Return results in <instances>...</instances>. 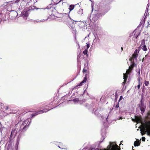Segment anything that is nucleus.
I'll return each instance as SVG.
<instances>
[{
	"label": "nucleus",
	"instance_id": "nucleus-1",
	"mask_svg": "<svg viewBox=\"0 0 150 150\" xmlns=\"http://www.w3.org/2000/svg\"><path fill=\"white\" fill-rule=\"evenodd\" d=\"M28 122V120H26L23 121L21 124L18 123L16 124L15 126V129L13 130H12L11 131V136L15 131H16V133L25 131L27 129V126Z\"/></svg>",
	"mask_w": 150,
	"mask_h": 150
},
{
	"label": "nucleus",
	"instance_id": "nucleus-2",
	"mask_svg": "<svg viewBox=\"0 0 150 150\" xmlns=\"http://www.w3.org/2000/svg\"><path fill=\"white\" fill-rule=\"evenodd\" d=\"M120 150V148L115 143H110L108 146L107 150Z\"/></svg>",
	"mask_w": 150,
	"mask_h": 150
},
{
	"label": "nucleus",
	"instance_id": "nucleus-3",
	"mask_svg": "<svg viewBox=\"0 0 150 150\" xmlns=\"http://www.w3.org/2000/svg\"><path fill=\"white\" fill-rule=\"evenodd\" d=\"M140 47L142 48V49L143 51H147V49L145 45V40L144 39H143L142 40Z\"/></svg>",
	"mask_w": 150,
	"mask_h": 150
},
{
	"label": "nucleus",
	"instance_id": "nucleus-4",
	"mask_svg": "<svg viewBox=\"0 0 150 150\" xmlns=\"http://www.w3.org/2000/svg\"><path fill=\"white\" fill-rule=\"evenodd\" d=\"M46 110H47L46 109H44L43 110L38 111L36 112H35V113L32 114L31 115V117H33L37 115H38V114H39L40 113H42L45 112H47V110L45 111Z\"/></svg>",
	"mask_w": 150,
	"mask_h": 150
},
{
	"label": "nucleus",
	"instance_id": "nucleus-5",
	"mask_svg": "<svg viewBox=\"0 0 150 150\" xmlns=\"http://www.w3.org/2000/svg\"><path fill=\"white\" fill-rule=\"evenodd\" d=\"M57 6L56 5L53 4H51L49 5L47 8L48 9H51L52 11H54L55 10L56 11V9Z\"/></svg>",
	"mask_w": 150,
	"mask_h": 150
},
{
	"label": "nucleus",
	"instance_id": "nucleus-6",
	"mask_svg": "<svg viewBox=\"0 0 150 150\" xmlns=\"http://www.w3.org/2000/svg\"><path fill=\"white\" fill-rule=\"evenodd\" d=\"M34 2V0H30V1L27 3L25 6V10L28 8L30 6H31V5H33Z\"/></svg>",
	"mask_w": 150,
	"mask_h": 150
},
{
	"label": "nucleus",
	"instance_id": "nucleus-7",
	"mask_svg": "<svg viewBox=\"0 0 150 150\" xmlns=\"http://www.w3.org/2000/svg\"><path fill=\"white\" fill-rule=\"evenodd\" d=\"M135 120L137 123L140 122L142 121V117L141 116H135Z\"/></svg>",
	"mask_w": 150,
	"mask_h": 150
},
{
	"label": "nucleus",
	"instance_id": "nucleus-8",
	"mask_svg": "<svg viewBox=\"0 0 150 150\" xmlns=\"http://www.w3.org/2000/svg\"><path fill=\"white\" fill-rule=\"evenodd\" d=\"M36 7L33 6V5H31V6H30L28 8L26 9L25 10L26 11H32L35 9Z\"/></svg>",
	"mask_w": 150,
	"mask_h": 150
},
{
	"label": "nucleus",
	"instance_id": "nucleus-9",
	"mask_svg": "<svg viewBox=\"0 0 150 150\" xmlns=\"http://www.w3.org/2000/svg\"><path fill=\"white\" fill-rule=\"evenodd\" d=\"M137 56L138 55H137L133 54L132 55V57L129 59V60L132 62H133V61L134 62V59H137Z\"/></svg>",
	"mask_w": 150,
	"mask_h": 150
},
{
	"label": "nucleus",
	"instance_id": "nucleus-10",
	"mask_svg": "<svg viewBox=\"0 0 150 150\" xmlns=\"http://www.w3.org/2000/svg\"><path fill=\"white\" fill-rule=\"evenodd\" d=\"M86 76L84 78L83 80L81 82L79 83V84L77 86H76L75 87V88H76V87L78 86H81L84 83H85L86 82V80H87V78H86Z\"/></svg>",
	"mask_w": 150,
	"mask_h": 150
},
{
	"label": "nucleus",
	"instance_id": "nucleus-11",
	"mask_svg": "<svg viewBox=\"0 0 150 150\" xmlns=\"http://www.w3.org/2000/svg\"><path fill=\"white\" fill-rule=\"evenodd\" d=\"M146 130L148 131V125H147V127H146V128H144V131H143V132H141V133L142 135L143 136L145 134V132H146V131H145ZM147 132L148 133V135L149 134L150 135V133L149 132L148 133V132Z\"/></svg>",
	"mask_w": 150,
	"mask_h": 150
},
{
	"label": "nucleus",
	"instance_id": "nucleus-12",
	"mask_svg": "<svg viewBox=\"0 0 150 150\" xmlns=\"http://www.w3.org/2000/svg\"><path fill=\"white\" fill-rule=\"evenodd\" d=\"M88 68L87 67H85L83 69L82 72L84 74L86 73L87 72Z\"/></svg>",
	"mask_w": 150,
	"mask_h": 150
},
{
	"label": "nucleus",
	"instance_id": "nucleus-13",
	"mask_svg": "<svg viewBox=\"0 0 150 150\" xmlns=\"http://www.w3.org/2000/svg\"><path fill=\"white\" fill-rule=\"evenodd\" d=\"M134 65H135V63L134 62H132V64L130 65V66H129V69L131 71H132L133 68H134Z\"/></svg>",
	"mask_w": 150,
	"mask_h": 150
},
{
	"label": "nucleus",
	"instance_id": "nucleus-14",
	"mask_svg": "<svg viewBox=\"0 0 150 150\" xmlns=\"http://www.w3.org/2000/svg\"><path fill=\"white\" fill-rule=\"evenodd\" d=\"M140 142L139 141H136L134 142V145L135 146H138L140 145Z\"/></svg>",
	"mask_w": 150,
	"mask_h": 150
},
{
	"label": "nucleus",
	"instance_id": "nucleus-15",
	"mask_svg": "<svg viewBox=\"0 0 150 150\" xmlns=\"http://www.w3.org/2000/svg\"><path fill=\"white\" fill-rule=\"evenodd\" d=\"M58 147L62 149H65V146H63L62 144L60 143L59 145L58 146Z\"/></svg>",
	"mask_w": 150,
	"mask_h": 150
},
{
	"label": "nucleus",
	"instance_id": "nucleus-16",
	"mask_svg": "<svg viewBox=\"0 0 150 150\" xmlns=\"http://www.w3.org/2000/svg\"><path fill=\"white\" fill-rule=\"evenodd\" d=\"M75 5H71L69 6V10L70 11H72L73 10L74 7V6Z\"/></svg>",
	"mask_w": 150,
	"mask_h": 150
},
{
	"label": "nucleus",
	"instance_id": "nucleus-17",
	"mask_svg": "<svg viewBox=\"0 0 150 150\" xmlns=\"http://www.w3.org/2000/svg\"><path fill=\"white\" fill-rule=\"evenodd\" d=\"M128 77L127 74H123V79L124 80H127Z\"/></svg>",
	"mask_w": 150,
	"mask_h": 150
},
{
	"label": "nucleus",
	"instance_id": "nucleus-18",
	"mask_svg": "<svg viewBox=\"0 0 150 150\" xmlns=\"http://www.w3.org/2000/svg\"><path fill=\"white\" fill-rule=\"evenodd\" d=\"M98 17L96 15H94L93 18V20L94 21H96V20L98 19Z\"/></svg>",
	"mask_w": 150,
	"mask_h": 150
},
{
	"label": "nucleus",
	"instance_id": "nucleus-19",
	"mask_svg": "<svg viewBox=\"0 0 150 150\" xmlns=\"http://www.w3.org/2000/svg\"><path fill=\"white\" fill-rule=\"evenodd\" d=\"M146 16L145 17H146ZM145 18H144V19L142 21H141L140 22V24L141 25H142L143 24V25H144V23H145Z\"/></svg>",
	"mask_w": 150,
	"mask_h": 150
},
{
	"label": "nucleus",
	"instance_id": "nucleus-20",
	"mask_svg": "<svg viewBox=\"0 0 150 150\" xmlns=\"http://www.w3.org/2000/svg\"><path fill=\"white\" fill-rule=\"evenodd\" d=\"M88 50L87 49H85L83 52L84 54L87 55Z\"/></svg>",
	"mask_w": 150,
	"mask_h": 150
},
{
	"label": "nucleus",
	"instance_id": "nucleus-21",
	"mask_svg": "<svg viewBox=\"0 0 150 150\" xmlns=\"http://www.w3.org/2000/svg\"><path fill=\"white\" fill-rule=\"evenodd\" d=\"M140 110L141 111L144 112L145 111V108L141 106Z\"/></svg>",
	"mask_w": 150,
	"mask_h": 150
},
{
	"label": "nucleus",
	"instance_id": "nucleus-22",
	"mask_svg": "<svg viewBox=\"0 0 150 150\" xmlns=\"http://www.w3.org/2000/svg\"><path fill=\"white\" fill-rule=\"evenodd\" d=\"M149 84V82L146 81H144V84L146 86H147Z\"/></svg>",
	"mask_w": 150,
	"mask_h": 150
},
{
	"label": "nucleus",
	"instance_id": "nucleus-23",
	"mask_svg": "<svg viewBox=\"0 0 150 150\" xmlns=\"http://www.w3.org/2000/svg\"><path fill=\"white\" fill-rule=\"evenodd\" d=\"M138 71V76L140 77V68H138L137 70Z\"/></svg>",
	"mask_w": 150,
	"mask_h": 150
},
{
	"label": "nucleus",
	"instance_id": "nucleus-24",
	"mask_svg": "<svg viewBox=\"0 0 150 150\" xmlns=\"http://www.w3.org/2000/svg\"><path fill=\"white\" fill-rule=\"evenodd\" d=\"M79 12H81V15H82V14H83V9H80L79 10Z\"/></svg>",
	"mask_w": 150,
	"mask_h": 150
},
{
	"label": "nucleus",
	"instance_id": "nucleus-25",
	"mask_svg": "<svg viewBox=\"0 0 150 150\" xmlns=\"http://www.w3.org/2000/svg\"><path fill=\"white\" fill-rule=\"evenodd\" d=\"M134 54L137 55H138V50H137L136 49L135 50Z\"/></svg>",
	"mask_w": 150,
	"mask_h": 150
},
{
	"label": "nucleus",
	"instance_id": "nucleus-26",
	"mask_svg": "<svg viewBox=\"0 0 150 150\" xmlns=\"http://www.w3.org/2000/svg\"><path fill=\"white\" fill-rule=\"evenodd\" d=\"M131 71L129 69V68L126 71V74H128Z\"/></svg>",
	"mask_w": 150,
	"mask_h": 150
},
{
	"label": "nucleus",
	"instance_id": "nucleus-27",
	"mask_svg": "<svg viewBox=\"0 0 150 150\" xmlns=\"http://www.w3.org/2000/svg\"><path fill=\"white\" fill-rule=\"evenodd\" d=\"M73 100L74 102H78L79 101V99L78 98H76L74 99Z\"/></svg>",
	"mask_w": 150,
	"mask_h": 150
},
{
	"label": "nucleus",
	"instance_id": "nucleus-28",
	"mask_svg": "<svg viewBox=\"0 0 150 150\" xmlns=\"http://www.w3.org/2000/svg\"><path fill=\"white\" fill-rule=\"evenodd\" d=\"M146 138L144 137H142V141L144 142Z\"/></svg>",
	"mask_w": 150,
	"mask_h": 150
},
{
	"label": "nucleus",
	"instance_id": "nucleus-29",
	"mask_svg": "<svg viewBox=\"0 0 150 150\" xmlns=\"http://www.w3.org/2000/svg\"><path fill=\"white\" fill-rule=\"evenodd\" d=\"M140 77L138 76V80L139 83V84H140V83H141V80L140 79Z\"/></svg>",
	"mask_w": 150,
	"mask_h": 150
},
{
	"label": "nucleus",
	"instance_id": "nucleus-30",
	"mask_svg": "<svg viewBox=\"0 0 150 150\" xmlns=\"http://www.w3.org/2000/svg\"><path fill=\"white\" fill-rule=\"evenodd\" d=\"M89 47H90L89 44H87V45H86V49L87 50L88 49V48H89Z\"/></svg>",
	"mask_w": 150,
	"mask_h": 150
},
{
	"label": "nucleus",
	"instance_id": "nucleus-31",
	"mask_svg": "<svg viewBox=\"0 0 150 150\" xmlns=\"http://www.w3.org/2000/svg\"><path fill=\"white\" fill-rule=\"evenodd\" d=\"M9 107L8 106H6L4 107V108L5 110H6L8 109Z\"/></svg>",
	"mask_w": 150,
	"mask_h": 150
},
{
	"label": "nucleus",
	"instance_id": "nucleus-32",
	"mask_svg": "<svg viewBox=\"0 0 150 150\" xmlns=\"http://www.w3.org/2000/svg\"><path fill=\"white\" fill-rule=\"evenodd\" d=\"M127 80H124V81L122 82V84L124 85L125 83L126 82Z\"/></svg>",
	"mask_w": 150,
	"mask_h": 150
},
{
	"label": "nucleus",
	"instance_id": "nucleus-33",
	"mask_svg": "<svg viewBox=\"0 0 150 150\" xmlns=\"http://www.w3.org/2000/svg\"><path fill=\"white\" fill-rule=\"evenodd\" d=\"M123 99V97L122 96H121L120 97V99L119 100V102L121 100Z\"/></svg>",
	"mask_w": 150,
	"mask_h": 150
},
{
	"label": "nucleus",
	"instance_id": "nucleus-34",
	"mask_svg": "<svg viewBox=\"0 0 150 150\" xmlns=\"http://www.w3.org/2000/svg\"><path fill=\"white\" fill-rule=\"evenodd\" d=\"M119 107V104L118 103L115 106V107L117 109V108Z\"/></svg>",
	"mask_w": 150,
	"mask_h": 150
},
{
	"label": "nucleus",
	"instance_id": "nucleus-35",
	"mask_svg": "<svg viewBox=\"0 0 150 150\" xmlns=\"http://www.w3.org/2000/svg\"><path fill=\"white\" fill-rule=\"evenodd\" d=\"M140 84H139V83L138 85L137 86V88H138V89H139L140 88Z\"/></svg>",
	"mask_w": 150,
	"mask_h": 150
},
{
	"label": "nucleus",
	"instance_id": "nucleus-36",
	"mask_svg": "<svg viewBox=\"0 0 150 150\" xmlns=\"http://www.w3.org/2000/svg\"><path fill=\"white\" fill-rule=\"evenodd\" d=\"M140 47V46L138 48V50H138V53H139V51H140V47Z\"/></svg>",
	"mask_w": 150,
	"mask_h": 150
},
{
	"label": "nucleus",
	"instance_id": "nucleus-37",
	"mask_svg": "<svg viewBox=\"0 0 150 150\" xmlns=\"http://www.w3.org/2000/svg\"><path fill=\"white\" fill-rule=\"evenodd\" d=\"M95 148H92L91 149H90L89 150H95Z\"/></svg>",
	"mask_w": 150,
	"mask_h": 150
},
{
	"label": "nucleus",
	"instance_id": "nucleus-38",
	"mask_svg": "<svg viewBox=\"0 0 150 150\" xmlns=\"http://www.w3.org/2000/svg\"><path fill=\"white\" fill-rule=\"evenodd\" d=\"M121 51H122V50H123V47H121Z\"/></svg>",
	"mask_w": 150,
	"mask_h": 150
},
{
	"label": "nucleus",
	"instance_id": "nucleus-39",
	"mask_svg": "<svg viewBox=\"0 0 150 150\" xmlns=\"http://www.w3.org/2000/svg\"><path fill=\"white\" fill-rule=\"evenodd\" d=\"M138 35H136L135 36V37L136 38H137V37H138Z\"/></svg>",
	"mask_w": 150,
	"mask_h": 150
},
{
	"label": "nucleus",
	"instance_id": "nucleus-40",
	"mask_svg": "<svg viewBox=\"0 0 150 150\" xmlns=\"http://www.w3.org/2000/svg\"><path fill=\"white\" fill-rule=\"evenodd\" d=\"M144 58H143V59H142V62H143L144 60Z\"/></svg>",
	"mask_w": 150,
	"mask_h": 150
},
{
	"label": "nucleus",
	"instance_id": "nucleus-41",
	"mask_svg": "<svg viewBox=\"0 0 150 150\" xmlns=\"http://www.w3.org/2000/svg\"><path fill=\"white\" fill-rule=\"evenodd\" d=\"M149 21L148 22V25H149Z\"/></svg>",
	"mask_w": 150,
	"mask_h": 150
},
{
	"label": "nucleus",
	"instance_id": "nucleus-42",
	"mask_svg": "<svg viewBox=\"0 0 150 150\" xmlns=\"http://www.w3.org/2000/svg\"><path fill=\"white\" fill-rule=\"evenodd\" d=\"M149 21L148 22V25H149Z\"/></svg>",
	"mask_w": 150,
	"mask_h": 150
},
{
	"label": "nucleus",
	"instance_id": "nucleus-43",
	"mask_svg": "<svg viewBox=\"0 0 150 150\" xmlns=\"http://www.w3.org/2000/svg\"><path fill=\"white\" fill-rule=\"evenodd\" d=\"M132 120H134V119H132Z\"/></svg>",
	"mask_w": 150,
	"mask_h": 150
},
{
	"label": "nucleus",
	"instance_id": "nucleus-44",
	"mask_svg": "<svg viewBox=\"0 0 150 150\" xmlns=\"http://www.w3.org/2000/svg\"><path fill=\"white\" fill-rule=\"evenodd\" d=\"M146 56H147V55H145V57H146Z\"/></svg>",
	"mask_w": 150,
	"mask_h": 150
}]
</instances>
